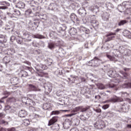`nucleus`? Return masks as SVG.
Here are the masks:
<instances>
[{"instance_id":"1","label":"nucleus","mask_w":131,"mask_h":131,"mask_svg":"<svg viewBox=\"0 0 131 131\" xmlns=\"http://www.w3.org/2000/svg\"><path fill=\"white\" fill-rule=\"evenodd\" d=\"M22 102L27 106H28L29 107H32L33 108L34 107L35 105H36V103L34 102V101L28 99V98H27L26 97L23 98L22 99Z\"/></svg>"},{"instance_id":"2","label":"nucleus","mask_w":131,"mask_h":131,"mask_svg":"<svg viewBox=\"0 0 131 131\" xmlns=\"http://www.w3.org/2000/svg\"><path fill=\"white\" fill-rule=\"evenodd\" d=\"M90 108L91 106L89 105L85 107H83V106H77L71 111V113H75V112H78V111H80V112H85V111H88Z\"/></svg>"},{"instance_id":"3","label":"nucleus","mask_w":131,"mask_h":131,"mask_svg":"<svg viewBox=\"0 0 131 131\" xmlns=\"http://www.w3.org/2000/svg\"><path fill=\"white\" fill-rule=\"evenodd\" d=\"M105 126V122L102 120L98 121L94 124V127L98 129H102Z\"/></svg>"},{"instance_id":"4","label":"nucleus","mask_w":131,"mask_h":131,"mask_svg":"<svg viewBox=\"0 0 131 131\" xmlns=\"http://www.w3.org/2000/svg\"><path fill=\"white\" fill-rule=\"evenodd\" d=\"M7 14L8 15L10 18H18L21 15V12H20V11L15 9L13 13L7 12Z\"/></svg>"},{"instance_id":"5","label":"nucleus","mask_w":131,"mask_h":131,"mask_svg":"<svg viewBox=\"0 0 131 131\" xmlns=\"http://www.w3.org/2000/svg\"><path fill=\"white\" fill-rule=\"evenodd\" d=\"M108 102L111 103H116L117 102H123V98L119 97L116 96H114L113 97L108 100Z\"/></svg>"},{"instance_id":"6","label":"nucleus","mask_w":131,"mask_h":131,"mask_svg":"<svg viewBox=\"0 0 131 131\" xmlns=\"http://www.w3.org/2000/svg\"><path fill=\"white\" fill-rule=\"evenodd\" d=\"M112 35H116V33L110 32L106 35V37H107L105 39L104 42H108V41H111L115 37L114 36Z\"/></svg>"},{"instance_id":"7","label":"nucleus","mask_w":131,"mask_h":131,"mask_svg":"<svg viewBox=\"0 0 131 131\" xmlns=\"http://www.w3.org/2000/svg\"><path fill=\"white\" fill-rule=\"evenodd\" d=\"M36 71H42V70H46L48 69V67L45 64L39 63L36 65L35 67Z\"/></svg>"},{"instance_id":"8","label":"nucleus","mask_w":131,"mask_h":131,"mask_svg":"<svg viewBox=\"0 0 131 131\" xmlns=\"http://www.w3.org/2000/svg\"><path fill=\"white\" fill-rule=\"evenodd\" d=\"M3 62L6 66L9 65V66H12L13 65V62L11 61L10 56H5L3 59Z\"/></svg>"},{"instance_id":"9","label":"nucleus","mask_w":131,"mask_h":131,"mask_svg":"<svg viewBox=\"0 0 131 131\" xmlns=\"http://www.w3.org/2000/svg\"><path fill=\"white\" fill-rule=\"evenodd\" d=\"M30 5L31 7H33L32 10L34 11V12H35V13H38L37 11H38L39 8L40 9V6L36 5L35 3H34V1H32L30 3Z\"/></svg>"},{"instance_id":"10","label":"nucleus","mask_w":131,"mask_h":131,"mask_svg":"<svg viewBox=\"0 0 131 131\" xmlns=\"http://www.w3.org/2000/svg\"><path fill=\"white\" fill-rule=\"evenodd\" d=\"M58 121V117L57 116L53 117L49 121L48 124V126L53 125L54 123H56Z\"/></svg>"},{"instance_id":"11","label":"nucleus","mask_w":131,"mask_h":131,"mask_svg":"<svg viewBox=\"0 0 131 131\" xmlns=\"http://www.w3.org/2000/svg\"><path fill=\"white\" fill-rule=\"evenodd\" d=\"M120 94L121 95L122 99H124L125 101H130V99L127 98L129 96V94L126 92H121Z\"/></svg>"},{"instance_id":"12","label":"nucleus","mask_w":131,"mask_h":131,"mask_svg":"<svg viewBox=\"0 0 131 131\" xmlns=\"http://www.w3.org/2000/svg\"><path fill=\"white\" fill-rule=\"evenodd\" d=\"M102 19L104 20V21H108V20H109V18L110 17V14H109V13L105 12H104L102 14Z\"/></svg>"},{"instance_id":"13","label":"nucleus","mask_w":131,"mask_h":131,"mask_svg":"<svg viewBox=\"0 0 131 131\" xmlns=\"http://www.w3.org/2000/svg\"><path fill=\"white\" fill-rule=\"evenodd\" d=\"M11 83L13 85H17L19 83V78L17 77H13L10 80Z\"/></svg>"},{"instance_id":"14","label":"nucleus","mask_w":131,"mask_h":131,"mask_svg":"<svg viewBox=\"0 0 131 131\" xmlns=\"http://www.w3.org/2000/svg\"><path fill=\"white\" fill-rule=\"evenodd\" d=\"M70 125H71V121L69 120V119L66 120L65 122L63 123V127L69 128Z\"/></svg>"},{"instance_id":"15","label":"nucleus","mask_w":131,"mask_h":131,"mask_svg":"<svg viewBox=\"0 0 131 131\" xmlns=\"http://www.w3.org/2000/svg\"><path fill=\"white\" fill-rule=\"evenodd\" d=\"M19 75H20V77H27L29 76L28 75V73L25 71L24 70H21L19 73Z\"/></svg>"},{"instance_id":"16","label":"nucleus","mask_w":131,"mask_h":131,"mask_svg":"<svg viewBox=\"0 0 131 131\" xmlns=\"http://www.w3.org/2000/svg\"><path fill=\"white\" fill-rule=\"evenodd\" d=\"M27 99L31 100L32 101H35L36 100V95L35 94H28Z\"/></svg>"},{"instance_id":"17","label":"nucleus","mask_w":131,"mask_h":131,"mask_svg":"<svg viewBox=\"0 0 131 131\" xmlns=\"http://www.w3.org/2000/svg\"><path fill=\"white\" fill-rule=\"evenodd\" d=\"M43 109L44 110H49V111H51V110H52V106L50 104L48 103H44L43 105Z\"/></svg>"},{"instance_id":"18","label":"nucleus","mask_w":131,"mask_h":131,"mask_svg":"<svg viewBox=\"0 0 131 131\" xmlns=\"http://www.w3.org/2000/svg\"><path fill=\"white\" fill-rule=\"evenodd\" d=\"M69 33L71 36L72 35H76L77 34V30L74 28H72L69 31Z\"/></svg>"},{"instance_id":"19","label":"nucleus","mask_w":131,"mask_h":131,"mask_svg":"<svg viewBox=\"0 0 131 131\" xmlns=\"http://www.w3.org/2000/svg\"><path fill=\"white\" fill-rule=\"evenodd\" d=\"M107 75H108V76L110 77H112L113 78H115V77H116V75H117V74H115L114 71L111 70L107 72Z\"/></svg>"},{"instance_id":"20","label":"nucleus","mask_w":131,"mask_h":131,"mask_svg":"<svg viewBox=\"0 0 131 131\" xmlns=\"http://www.w3.org/2000/svg\"><path fill=\"white\" fill-rule=\"evenodd\" d=\"M24 38L26 39L27 41H31V35H29L28 33H25L24 34Z\"/></svg>"},{"instance_id":"21","label":"nucleus","mask_w":131,"mask_h":131,"mask_svg":"<svg viewBox=\"0 0 131 131\" xmlns=\"http://www.w3.org/2000/svg\"><path fill=\"white\" fill-rule=\"evenodd\" d=\"M7 42V38L4 35H0V43H5Z\"/></svg>"},{"instance_id":"22","label":"nucleus","mask_w":131,"mask_h":131,"mask_svg":"<svg viewBox=\"0 0 131 131\" xmlns=\"http://www.w3.org/2000/svg\"><path fill=\"white\" fill-rule=\"evenodd\" d=\"M3 5L5 6H0V10H6V9H8V7L10 6V3L7 2H3Z\"/></svg>"},{"instance_id":"23","label":"nucleus","mask_w":131,"mask_h":131,"mask_svg":"<svg viewBox=\"0 0 131 131\" xmlns=\"http://www.w3.org/2000/svg\"><path fill=\"white\" fill-rule=\"evenodd\" d=\"M16 7L18 9H24L25 8V4L22 2H19L16 5Z\"/></svg>"},{"instance_id":"24","label":"nucleus","mask_w":131,"mask_h":131,"mask_svg":"<svg viewBox=\"0 0 131 131\" xmlns=\"http://www.w3.org/2000/svg\"><path fill=\"white\" fill-rule=\"evenodd\" d=\"M56 44L55 42H51L48 43L49 49L52 50L53 49H55L56 48Z\"/></svg>"},{"instance_id":"25","label":"nucleus","mask_w":131,"mask_h":131,"mask_svg":"<svg viewBox=\"0 0 131 131\" xmlns=\"http://www.w3.org/2000/svg\"><path fill=\"white\" fill-rule=\"evenodd\" d=\"M16 99L15 97H9L8 98L6 102L7 103H15V102H16Z\"/></svg>"},{"instance_id":"26","label":"nucleus","mask_w":131,"mask_h":131,"mask_svg":"<svg viewBox=\"0 0 131 131\" xmlns=\"http://www.w3.org/2000/svg\"><path fill=\"white\" fill-rule=\"evenodd\" d=\"M18 116L22 118L25 117L26 116V112L25 111L21 110L19 112Z\"/></svg>"},{"instance_id":"27","label":"nucleus","mask_w":131,"mask_h":131,"mask_svg":"<svg viewBox=\"0 0 131 131\" xmlns=\"http://www.w3.org/2000/svg\"><path fill=\"white\" fill-rule=\"evenodd\" d=\"M29 89L31 90V91H33L34 92H37V91H38V89L37 88L36 86H35L32 84H29Z\"/></svg>"},{"instance_id":"28","label":"nucleus","mask_w":131,"mask_h":131,"mask_svg":"<svg viewBox=\"0 0 131 131\" xmlns=\"http://www.w3.org/2000/svg\"><path fill=\"white\" fill-rule=\"evenodd\" d=\"M32 13H33L32 10L31 9H29L26 11L25 15L26 17H29Z\"/></svg>"},{"instance_id":"29","label":"nucleus","mask_w":131,"mask_h":131,"mask_svg":"<svg viewBox=\"0 0 131 131\" xmlns=\"http://www.w3.org/2000/svg\"><path fill=\"white\" fill-rule=\"evenodd\" d=\"M70 18L72 21L74 22V21H75V20L77 19V16H76V15H75V14L72 13L70 16Z\"/></svg>"},{"instance_id":"30","label":"nucleus","mask_w":131,"mask_h":131,"mask_svg":"<svg viewBox=\"0 0 131 131\" xmlns=\"http://www.w3.org/2000/svg\"><path fill=\"white\" fill-rule=\"evenodd\" d=\"M35 16L36 17H38V18L41 19L42 20L43 19V15L39 14V12H36L34 13Z\"/></svg>"},{"instance_id":"31","label":"nucleus","mask_w":131,"mask_h":131,"mask_svg":"<svg viewBox=\"0 0 131 131\" xmlns=\"http://www.w3.org/2000/svg\"><path fill=\"white\" fill-rule=\"evenodd\" d=\"M3 95L6 96L3 97L2 99H7V98H8V97H9V96L11 95V92H9L8 91H4L3 92Z\"/></svg>"},{"instance_id":"32","label":"nucleus","mask_w":131,"mask_h":131,"mask_svg":"<svg viewBox=\"0 0 131 131\" xmlns=\"http://www.w3.org/2000/svg\"><path fill=\"white\" fill-rule=\"evenodd\" d=\"M106 57L108 58V59H110L111 61H114V62H116V61H117V59H116L114 56L107 55Z\"/></svg>"},{"instance_id":"33","label":"nucleus","mask_w":131,"mask_h":131,"mask_svg":"<svg viewBox=\"0 0 131 131\" xmlns=\"http://www.w3.org/2000/svg\"><path fill=\"white\" fill-rule=\"evenodd\" d=\"M128 22L126 20H122L120 22L118 23V26H122V25H124V24H126Z\"/></svg>"},{"instance_id":"34","label":"nucleus","mask_w":131,"mask_h":131,"mask_svg":"<svg viewBox=\"0 0 131 131\" xmlns=\"http://www.w3.org/2000/svg\"><path fill=\"white\" fill-rule=\"evenodd\" d=\"M24 125L27 126L30 124V121L29 119H25L23 120Z\"/></svg>"},{"instance_id":"35","label":"nucleus","mask_w":131,"mask_h":131,"mask_svg":"<svg viewBox=\"0 0 131 131\" xmlns=\"http://www.w3.org/2000/svg\"><path fill=\"white\" fill-rule=\"evenodd\" d=\"M15 49L13 48H10L8 50V53L10 54V55H13V54H15Z\"/></svg>"},{"instance_id":"36","label":"nucleus","mask_w":131,"mask_h":131,"mask_svg":"<svg viewBox=\"0 0 131 131\" xmlns=\"http://www.w3.org/2000/svg\"><path fill=\"white\" fill-rule=\"evenodd\" d=\"M60 113L61 112L59 111H53L51 113L50 115H59Z\"/></svg>"},{"instance_id":"37","label":"nucleus","mask_w":131,"mask_h":131,"mask_svg":"<svg viewBox=\"0 0 131 131\" xmlns=\"http://www.w3.org/2000/svg\"><path fill=\"white\" fill-rule=\"evenodd\" d=\"M78 13L80 15H83L85 13V9L84 8H80L78 10Z\"/></svg>"},{"instance_id":"38","label":"nucleus","mask_w":131,"mask_h":131,"mask_svg":"<svg viewBox=\"0 0 131 131\" xmlns=\"http://www.w3.org/2000/svg\"><path fill=\"white\" fill-rule=\"evenodd\" d=\"M16 41H17V43H19V45H21L22 43L23 42V39H22V38H21L20 37H18L16 38Z\"/></svg>"},{"instance_id":"39","label":"nucleus","mask_w":131,"mask_h":131,"mask_svg":"<svg viewBox=\"0 0 131 131\" xmlns=\"http://www.w3.org/2000/svg\"><path fill=\"white\" fill-rule=\"evenodd\" d=\"M98 89H99V90H104V89H106V87H105L104 84L100 83H99L98 84Z\"/></svg>"},{"instance_id":"40","label":"nucleus","mask_w":131,"mask_h":131,"mask_svg":"<svg viewBox=\"0 0 131 131\" xmlns=\"http://www.w3.org/2000/svg\"><path fill=\"white\" fill-rule=\"evenodd\" d=\"M0 124H4V125H8V124H9V123L5 121V120L0 119Z\"/></svg>"},{"instance_id":"41","label":"nucleus","mask_w":131,"mask_h":131,"mask_svg":"<svg viewBox=\"0 0 131 131\" xmlns=\"http://www.w3.org/2000/svg\"><path fill=\"white\" fill-rule=\"evenodd\" d=\"M34 38H39V39H41L42 38H43V36L38 34L36 35H34Z\"/></svg>"},{"instance_id":"42","label":"nucleus","mask_w":131,"mask_h":131,"mask_svg":"<svg viewBox=\"0 0 131 131\" xmlns=\"http://www.w3.org/2000/svg\"><path fill=\"white\" fill-rule=\"evenodd\" d=\"M0 19H2V20H4V21H6L7 20V16H6V14L1 15Z\"/></svg>"},{"instance_id":"43","label":"nucleus","mask_w":131,"mask_h":131,"mask_svg":"<svg viewBox=\"0 0 131 131\" xmlns=\"http://www.w3.org/2000/svg\"><path fill=\"white\" fill-rule=\"evenodd\" d=\"M39 81H40V84H46V80L43 78L39 79Z\"/></svg>"},{"instance_id":"44","label":"nucleus","mask_w":131,"mask_h":131,"mask_svg":"<svg viewBox=\"0 0 131 131\" xmlns=\"http://www.w3.org/2000/svg\"><path fill=\"white\" fill-rule=\"evenodd\" d=\"M95 65V60L92 59L89 62V66H94Z\"/></svg>"},{"instance_id":"45","label":"nucleus","mask_w":131,"mask_h":131,"mask_svg":"<svg viewBox=\"0 0 131 131\" xmlns=\"http://www.w3.org/2000/svg\"><path fill=\"white\" fill-rule=\"evenodd\" d=\"M33 47H37L39 46V44L36 42V41H33L32 42Z\"/></svg>"},{"instance_id":"46","label":"nucleus","mask_w":131,"mask_h":131,"mask_svg":"<svg viewBox=\"0 0 131 131\" xmlns=\"http://www.w3.org/2000/svg\"><path fill=\"white\" fill-rule=\"evenodd\" d=\"M33 119H37V118H39V115H37L36 114H34L33 115Z\"/></svg>"},{"instance_id":"47","label":"nucleus","mask_w":131,"mask_h":131,"mask_svg":"<svg viewBox=\"0 0 131 131\" xmlns=\"http://www.w3.org/2000/svg\"><path fill=\"white\" fill-rule=\"evenodd\" d=\"M110 105L109 104H105L103 106H102V109H104V110H106V109H108V107Z\"/></svg>"},{"instance_id":"48","label":"nucleus","mask_w":131,"mask_h":131,"mask_svg":"<svg viewBox=\"0 0 131 131\" xmlns=\"http://www.w3.org/2000/svg\"><path fill=\"white\" fill-rule=\"evenodd\" d=\"M70 131H79V129H78V128L76 127H74L70 129Z\"/></svg>"},{"instance_id":"49","label":"nucleus","mask_w":131,"mask_h":131,"mask_svg":"<svg viewBox=\"0 0 131 131\" xmlns=\"http://www.w3.org/2000/svg\"><path fill=\"white\" fill-rule=\"evenodd\" d=\"M8 131H15L16 129L15 128V127H11L10 128L7 129Z\"/></svg>"},{"instance_id":"50","label":"nucleus","mask_w":131,"mask_h":131,"mask_svg":"<svg viewBox=\"0 0 131 131\" xmlns=\"http://www.w3.org/2000/svg\"><path fill=\"white\" fill-rule=\"evenodd\" d=\"M24 69L25 70H31V68L29 67H24Z\"/></svg>"},{"instance_id":"51","label":"nucleus","mask_w":131,"mask_h":131,"mask_svg":"<svg viewBox=\"0 0 131 131\" xmlns=\"http://www.w3.org/2000/svg\"><path fill=\"white\" fill-rule=\"evenodd\" d=\"M42 1L43 0H35V1H34V2H35L36 3H37L38 4H41V3H42Z\"/></svg>"},{"instance_id":"52","label":"nucleus","mask_w":131,"mask_h":131,"mask_svg":"<svg viewBox=\"0 0 131 131\" xmlns=\"http://www.w3.org/2000/svg\"><path fill=\"white\" fill-rule=\"evenodd\" d=\"M81 30L83 31V32H85V31L86 30V28L82 27H81Z\"/></svg>"},{"instance_id":"53","label":"nucleus","mask_w":131,"mask_h":131,"mask_svg":"<svg viewBox=\"0 0 131 131\" xmlns=\"http://www.w3.org/2000/svg\"><path fill=\"white\" fill-rule=\"evenodd\" d=\"M128 74H127V73H125L124 74L123 78L126 79V78H128Z\"/></svg>"},{"instance_id":"54","label":"nucleus","mask_w":131,"mask_h":131,"mask_svg":"<svg viewBox=\"0 0 131 131\" xmlns=\"http://www.w3.org/2000/svg\"><path fill=\"white\" fill-rule=\"evenodd\" d=\"M91 32L90 31V30H89V29H86V31H85V33H86V34H90V33Z\"/></svg>"},{"instance_id":"55","label":"nucleus","mask_w":131,"mask_h":131,"mask_svg":"<svg viewBox=\"0 0 131 131\" xmlns=\"http://www.w3.org/2000/svg\"><path fill=\"white\" fill-rule=\"evenodd\" d=\"M101 112L102 110H101V109L100 108L96 110V112H97V113H101Z\"/></svg>"},{"instance_id":"56","label":"nucleus","mask_w":131,"mask_h":131,"mask_svg":"<svg viewBox=\"0 0 131 131\" xmlns=\"http://www.w3.org/2000/svg\"><path fill=\"white\" fill-rule=\"evenodd\" d=\"M95 99H97V100H100V99H101V96L100 95H97L95 96Z\"/></svg>"},{"instance_id":"57","label":"nucleus","mask_w":131,"mask_h":131,"mask_svg":"<svg viewBox=\"0 0 131 131\" xmlns=\"http://www.w3.org/2000/svg\"><path fill=\"white\" fill-rule=\"evenodd\" d=\"M28 131H36V130L34 128H30Z\"/></svg>"},{"instance_id":"58","label":"nucleus","mask_w":131,"mask_h":131,"mask_svg":"<svg viewBox=\"0 0 131 131\" xmlns=\"http://www.w3.org/2000/svg\"><path fill=\"white\" fill-rule=\"evenodd\" d=\"M4 25V22H3V20L0 19V27H2Z\"/></svg>"},{"instance_id":"59","label":"nucleus","mask_w":131,"mask_h":131,"mask_svg":"<svg viewBox=\"0 0 131 131\" xmlns=\"http://www.w3.org/2000/svg\"><path fill=\"white\" fill-rule=\"evenodd\" d=\"M73 115H75V114L72 113L71 114H68V115H67V116H69L70 117H71V116H73Z\"/></svg>"},{"instance_id":"60","label":"nucleus","mask_w":131,"mask_h":131,"mask_svg":"<svg viewBox=\"0 0 131 131\" xmlns=\"http://www.w3.org/2000/svg\"><path fill=\"white\" fill-rule=\"evenodd\" d=\"M10 29H11V28H10V27H9V26H8L6 28H5V30H10Z\"/></svg>"},{"instance_id":"61","label":"nucleus","mask_w":131,"mask_h":131,"mask_svg":"<svg viewBox=\"0 0 131 131\" xmlns=\"http://www.w3.org/2000/svg\"><path fill=\"white\" fill-rule=\"evenodd\" d=\"M121 29H117L116 30H115V32H119V31H121Z\"/></svg>"},{"instance_id":"62","label":"nucleus","mask_w":131,"mask_h":131,"mask_svg":"<svg viewBox=\"0 0 131 131\" xmlns=\"http://www.w3.org/2000/svg\"><path fill=\"white\" fill-rule=\"evenodd\" d=\"M81 81H85V78H84V77H82L81 78Z\"/></svg>"},{"instance_id":"63","label":"nucleus","mask_w":131,"mask_h":131,"mask_svg":"<svg viewBox=\"0 0 131 131\" xmlns=\"http://www.w3.org/2000/svg\"><path fill=\"white\" fill-rule=\"evenodd\" d=\"M127 128H131V124H127Z\"/></svg>"},{"instance_id":"64","label":"nucleus","mask_w":131,"mask_h":131,"mask_svg":"<svg viewBox=\"0 0 131 131\" xmlns=\"http://www.w3.org/2000/svg\"><path fill=\"white\" fill-rule=\"evenodd\" d=\"M0 131H6V129L2 127L1 128H0Z\"/></svg>"}]
</instances>
